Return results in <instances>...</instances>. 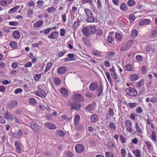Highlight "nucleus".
Listing matches in <instances>:
<instances>
[{"instance_id":"nucleus-1","label":"nucleus","mask_w":157,"mask_h":157,"mask_svg":"<svg viewBox=\"0 0 157 157\" xmlns=\"http://www.w3.org/2000/svg\"><path fill=\"white\" fill-rule=\"evenodd\" d=\"M125 91L127 94L132 97H136L138 96V92L135 88L129 87L126 88L125 89Z\"/></svg>"},{"instance_id":"nucleus-2","label":"nucleus","mask_w":157,"mask_h":157,"mask_svg":"<svg viewBox=\"0 0 157 157\" xmlns=\"http://www.w3.org/2000/svg\"><path fill=\"white\" fill-rule=\"evenodd\" d=\"M30 126L31 128L35 132H41V127L37 125L36 123L34 122L30 123Z\"/></svg>"},{"instance_id":"nucleus-3","label":"nucleus","mask_w":157,"mask_h":157,"mask_svg":"<svg viewBox=\"0 0 157 157\" xmlns=\"http://www.w3.org/2000/svg\"><path fill=\"white\" fill-rule=\"evenodd\" d=\"M14 145L16 152L19 154L21 153L22 147V144L21 142L18 141H16L15 142Z\"/></svg>"},{"instance_id":"nucleus-4","label":"nucleus","mask_w":157,"mask_h":157,"mask_svg":"<svg viewBox=\"0 0 157 157\" xmlns=\"http://www.w3.org/2000/svg\"><path fill=\"white\" fill-rule=\"evenodd\" d=\"M74 100L77 102L82 101L84 100L83 97L80 94H75L72 97Z\"/></svg>"},{"instance_id":"nucleus-5","label":"nucleus","mask_w":157,"mask_h":157,"mask_svg":"<svg viewBox=\"0 0 157 157\" xmlns=\"http://www.w3.org/2000/svg\"><path fill=\"white\" fill-rule=\"evenodd\" d=\"M59 36V32L55 31L51 33L48 36L49 39H56Z\"/></svg>"},{"instance_id":"nucleus-6","label":"nucleus","mask_w":157,"mask_h":157,"mask_svg":"<svg viewBox=\"0 0 157 157\" xmlns=\"http://www.w3.org/2000/svg\"><path fill=\"white\" fill-rule=\"evenodd\" d=\"M67 71V68L66 66H61L59 67L57 70L58 74L62 75L65 74Z\"/></svg>"},{"instance_id":"nucleus-7","label":"nucleus","mask_w":157,"mask_h":157,"mask_svg":"<svg viewBox=\"0 0 157 157\" xmlns=\"http://www.w3.org/2000/svg\"><path fill=\"white\" fill-rule=\"evenodd\" d=\"M44 125L46 127L50 129L54 130L56 128V125L53 124L50 122H45Z\"/></svg>"},{"instance_id":"nucleus-8","label":"nucleus","mask_w":157,"mask_h":157,"mask_svg":"<svg viewBox=\"0 0 157 157\" xmlns=\"http://www.w3.org/2000/svg\"><path fill=\"white\" fill-rule=\"evenodd\" d=\"M76 151L78 153L82 152L84 150V146L81 144H78L75 147Z\"/></svg>"},{"instance_id":"nucleus-9","label":"nucleus","mask_w":157,"mask_h":157,"mask_svg":"<svg viewBox=\"0 0 157 157\" xmlns=\"http://www.w3.org/2000/svg\"><path fill=\"white\" fill-rule=\"evenodd\" d=\"M98 83L97 82H94L91 83L89 86V88L91 91H95L98 87Z\"/></svg>"},{"instance_id":"nucleus-10","label":"nucleus","mask_w":157,"mask_h":157,"mask_svg":"<svg viewBox=\"0 0 157 157\" xmlns=\"http://www.w3.org/2000/svg\"><path fill=\"white\" fill-rule=\"evenodd\" d=\"M23 135V132L21 129H19L18 131L13 134V137L16 139H18Z\"/></svg>"},{"instance_id":"nucleus-11","label":"nucleus","mask_w":157,"mask_h":157,"mask_svg":"<svg viewBox=\"0 0 157 157\" xmlns=\"http://www.w3.org/2000/svg\"><path fill=\"white\" fill-rule=\"evenodd\" d=\"M150 36L152 38H154L157 37V27H155L152 29Z\"/></svg>"},{"instance_id":"nucleus-12","label":"nucleus","mask_w":157,"mask_h":157,"mask_svg":"<svg viewBox=\"0 0 157 157\" xmlns=\"http://www.w3.org/2000/svg\"><path fill=\"white\" fill-rule=\"evenodd\" d=\"M17 102L16 100H12L9 103L8 106L10 109H13L16 106Z\"/></svg>"},{"instance_id":"nucleus-13","label":"nucleus","mask_w":157,"mask_h":157,"mask_svg":"<svg viewBox=\"0 0 157 157\" xmlns=\"http://www.w3.org/2000/svg\"><path fill=\"white\" fill-rule=\"evenodd\" d=\"M82 32L84 35L86 37H88L90 35L89 28L87 27H85L82 29Z\"/></svg>"},{"instance_id":"nucleus-14","label":"nucleus","mask_w":157,"mask_h":157,"mask_svg":"<svg viewBox=\"0 0 157 157\" xmlns=\"http://www.w3.org/2000/svg\"><path fill=\"white\" fill-rule=\"evenodd\" d=\"M96 105V103L94 102L91 104L88 105L86 107V109L89 111H92L95 108Z\"/></svg>"},{"instance_id":"nucleus-15","label":"nucleus","mask_w":157,"mask_h":157,"mask_svg":"<svg viewBox=\"0 0 157 157\" xmlns=\"http://www.w3.org/2000/svg\"><path fill=\"white\" fill-rule=\"evenodd\" d=\"M60 92L62 96L65 97H67L68 94V93L67 89L64 87H62L60 89Z\"/></svg>"},{"instance_id":"nucleus-16","label":"nucleus","mask_w":157,"mask_h":157,"mask_svg":"<svg viewBox=\"0 0 157 157\" xmlns=\"http://www.w3.org/2000/svg\"><path fill=\"white\" fill-rule=\"evenodd\" d=\"M82 21V20L81 18H78L76 21H75L74 24V27L75 29H77L78 28L81 24V23Z\"/></svg>"},{"instance_id":"nucleus-17","label":"nucleus","mask_w":157,"mask_h":157,"mask_svg":"<svg viewBox=\"0 0 157 157\" xmlns=\"http://www.w3.org/2000/svg\"><path fill=\"white\" fill-rule=\"evenodd\" d=\"M150 21L148 19H144L140 21L139 23L140 25H148Z\"/></svg>"},{"instance_id":"nucleus-18","label":"nucleus","mask_w":157,"mask_h":157,"mask_svg":"<svg viewBox=\"0 0 157 157\" xmlns=\"http://www.w3.org/2000/svg\"><path fill=\"white\" fill-rule=\"evenodd\" d=\"M12 36L15 39H18L20 37V33L18 30L15 31L13 33Z\"/></svg>"},{"instance_id":"nucleus-19","label":"nucleus","mask_w":157,"mask_h":157,"mask_svg":"<svg viewBox=\"0 0 157 157\" xmlns=\"http://www.w3.org/2000/svg\"><path fill=\"white\" fill-rule=\"evenodd\" d=\"M82 41L83 43L87 46L89 47H91V46L90 40L88 39L83 37L82 38Z\"/></svg>"},{"instance_id":"nucleus-20","label":"nucleus","mask_w":157,"mask_h":157,"mask_svg":"<svg viewBox=\"0 0 157 157\" xmlns=\"http://www.w3.org/2000/svg\"><path fill=\"white\" fill-rule=\"evenodd\" d=\"M144 82L143 79H142L140 81L138 82H136V87L139 89L141 88L142 86L144 87Z\"/></svg>"},{"instance_id":"nucleus-21","label":"nucleus","mask_w":157,"mask_h":157,"mask_svg":"<svg viewBox=\"0 0 157 157\" xmlns=\"http://www.w3.org/2000/svg\"><path fill=\"white\" fill-rule=\"evenodd\" d=\"M55 134L56 136L59 137H63L65 135V133L62 130L59 129L56 131Z\"/></svg>"},{"instance_id":"nucleus-22","label":"nucleus","mask_w":157,"mask_h":157,"mask_svg":"<svg viewBox=\"0 0 157 157\" xmlns=\"http://www.w3.org/2000/svg\"><path fill=\"white\" fill-rule=\"evenodd\" d=\"M110 74L111 76L116 82H119L120 81L119 77L116 72L113 73H111Z\"/></svg>"},{"instance_id":"nucleus-23","label":"nucleus","mask_w":157,"mask_h":157,"mask_svg":"<svg viewBox=\"0 0 157 157\" xmlns=\"http://www.w3.org/2000/svg\"><path fill=\"white\" fill-rule=\"evenodd\" d=\"M139 78V76L136 74H132L129 76L130 80L132 82H134L137 80Z\"/></svg>"},{"instance_id":"nucleus-24","label":"nucleus","mask_w":157,"mask_h":157,"mask_svg":"<svg viewBox=\"0 0 157 157\" xmlns=\"http://www.w3.org/2000/svg\"><path fill=\"white\" fill-rule=\"evenodd\" d=\"M103 86L102 84H100L98 87V89L97 91L98 92L97 96L99 97L101 95L103 92Z\"/></svg>"},{"instance_id":"nucleus-25","label":"nucleus","mask_w":157,"mask_h":157,"mask_svg":"<svg viewBox=\"0 0 157 157\" xmlns=\"http://www.w3.org/2000/svg\"><path fill=\"white\" fill-rule=\"evenodd\" d=\"M43 20H40L37 21L34 25V27L35 28H38L40 27L44 24Z\"/></svg>"},{"instance_id":"nucleus-26","label":"nucleus","mask_w":157,"mask_h":157,"mask_svg":"<svg viewBox=\"0 0 157 157\" xmlns=\"http://www.w3.org/2000/svg\"><path fill=\"white\" fill-rule=\"evenodd\" d=\"M80 119V116L78 114L75 115L74 117V125L78 124Z\"/></svg>"},{"instance_id":"nucleus-27","label":"nucleus","mask_w":157,"mask_h":157,"mask_svg":"<svg viewBox=\"0 0 157 157\" xmlns=\"http://www.w3.org/2000/svg\"><path fill=\"white\" fill-rule=\"evenodd\" d=\"M13 0H2L0 4L2 6H5L11 3Z\"/></svg>"},{"instance_id":"nucleus-28","label":"nucleus","mask_w":157,"mask_h":157,"mask_svg":"<svg viewBox=\"0 0 157 157\" xmlns=\"http://www.w3.org/2000/svg\"><path fill=\"white\" fill-rule=\"evenodd\" d=\"M91 122L94 123L98 119V116L96 114H93L91 116Z\"/></svg>"},{"instance_id":"nucleus-29","label":"nucleus","mask_w":157,"mask_h":157,"mask_svg":"<svg viewBox=\"0 0 157 157\" xmlns=\"http://www.w3.org/2000/svg\"><path fill=\"white\" fill-rule=\"evenodd\" d=\"M132 152L136 157H140L141 156L140 151L139 149L133 150Z\"/></svg>"},{"instance_id":"nucleus-30","label":"nucleus","mask_w":157,"mask_h":157,"mask_svg":"<svg viewBox=\"0 0 157 157\" xmlns=\"http://www.w3.org/2000/svg\"><path fill=\"white\" fill-rule=\"evenodd\" d=\"M20 7V6H17L13 8L10 9L9 11V13H13L14 12H16Z\"/></svg>"},{"instance_id":"nucleus-31","label":"nucleus","mask_w":157,"mask_h":157,"mask_svg":"<svg viewBox=\"0 0 157 157\" xmlns=\"http://www.w3.org/2000/svg\"><path fill=\"white\" fill-rule=\"evenodd\" d=\"M89 29L90 35L94 34L96 30L95 27L93 25L89 27Z\"/></svg>"},{"instance_id":"nucleus-32","label":"nucleus","mask_w":157,"mask_h":157,"mask_svg":"<svg viewBox=\"0 0 157 157\" xmlns=\"http://www.w3.org/2000/svg\"><path fill=\"white\" fill-rule=\"evenodd\" d=\"M113 114L114 112L113 109L112 108H109L108 111V114L106 116V119H109L110 118L109 115V116H113Z\"/></svg>"},{"instance_id":"nucleus-33","label":"nucleus","mask_w":157,"mask_h":157,"mask_svg":"<svg viewBox=\"0 0 157 157\" xmlns=\"http://www.w3.org/2000/svg\"><path fill=\"white\" fill-rule=\"evenodd\" d=\"M138 33L136 29H133L131 31V38L134 39L137 36Z\"/></svg>"},{"instance_id":"nucleus-34","label":"nucleus","mask_w":157,"mask_h":157,"mask_svg":"<svg viewBox=\"0 0 157 157\" xmlns=\"http://www.w3.org/2000/svg\"><path fill=\"white\" fill-rule=\"evenodd\" d=\"M29 102L30 104L34 106L36 104V101L34 98H30L29 99Z\"/></svg>"},{"instance_id":"nucleus-35","label":"nucleus","mask_w":157,"mask_h":157,"mask_svg":"<svg viewBox=\"0 0 157 157\" xmlns=\"http://www.w3.org/2000/svg\"><path fill=\"white\" fill-rule=\"evenodd\" d=\"M75 128L78 130L81 131L84 128V126L81 124L75 125Z\"/></svg>"},{"instance_id":"nucleus-36","label":"nucleus","mask_w":157,"mask_h":157,"mask_svg":"<svg viewBox=\"0 0 157 157\" xmlns=\"http://www.w3.org/2000/svg\"><path fill=\"white\" fill-rule=\"evenodd\" d=\"M87 21L89 22H93L94 21V19L93 14L87 16Z\"/></svg>"},{"instance_id":"nucleus-37","label":"nucleus","mask_w":157,"mask_h":157,"mask_svg":"<svg viewBox=\"0 0 157 157\" xmlns=\"http://www.w3.org/2000/svg\"><path fill=\"white\" fill-rule=\"evenodd\" d=\"M52 64L51 62L48 63L47 64L46 68L44 71V73H46L50 69L51 67L52 66Z\"/></svg>"},{"instance_id":"nucleus-38","label":"nucleus","mask_w":157,"mask_h":157,"mask_svg":"<svg viewBox=\"0 0 157 157\" xmlns=\"http://www.w3.org/2000/svg\"><path fill=\"white\" fill-rule=\"evenodd\" d=\"M80 104L79 103H74L72 107L71 108V109L77 110L80 108Z\"/></svg>"},{"instance_id":"nucleus-39","label":"nucleus","mask_w":157,"mask_h":157,"mask_svg":"<svg viewBox=\"0 0 157 157\" xmlns=\"http://www.w3.org/2000/svg\"><path fill=\"white\" fill-rule=\"evenodd\" d=\"M145 143L146 145L148 150L151 149L153 147L151 143L148 141H145Z\"/></svg>"},{"instance_id":"nucleus-40","label":"nucleus","mask_w":157,"mask_h":157,"mask_svg":"<svg viewBox=\"0 0 157 157\" xmlns=\"http://www.w3.org/2000/svg\"><path fill=\"white\" fill-rule=\"evenodd\" d=\"M115 36L117 40L119 41H122V36L120 33H116Z\"/></svg>"},{"instance_id":"nucleus-41","label":"nucleus","mask_w":157,"mask_h":157,"mask_svg":"<svg viewBox=\"0 0 157 157\" xmlns=\"http://www.w3.org/2000/svg\"><path fill=\"white\" fill-rule=\"evenodd\" d=\"M151 139L153 140L154 141H156V133L154 131H152V135L151 136Z\"/></svg>"},{"instance_id":"nucleus-42","label":"nucleus","mask_w":157,"mask_h":157,"mask_svg":"<svg viewBox=\"0 0 157 157\" xmlns=\"http://www.w3.org/2000/svg\"><path fill=\"white\" fill-rule=\"evenodd\" d=\"M135 128L137 132L140 134H141L142 130L137 123H136L135 124Z\"/></svg>"},{"instance_id":"nucleus-43","label":"nucleus","mask_w":157,"mask_h":157,"mask_svg":"<svg viewBox=\"0 0 157 157\" xmlns=\"http://www.w3.org/2000/svg\"><path fill=\"white\" fill-rule=\"evenodd\" d=\"M5 117L7 119H13V118H12V116L10 114V112H7L4 114Z\"/></svg>"},{"instance_id":"nucleus-44","label":"nucleus","mask_w":157,"mask_h":157,"mask_svg":"<svg viewBox=\"0 0 157 157\" xmlns=\"http://www.w3.org/2000/svg\"><path fill=\"white\" fill-rule=\"evenodd\" d=\"M47 10L48 13H52L55 12L56 10V9L55 7L52 6L51 7L48 8Z\"/></svg>"},{"instance_id":"nucleus-45","label":"nucleus","mask_w":157,"mask_h":157,"mask_svg":"<svg viewBox=\"0 0 157 157\" xmlns=\"http://www.w3.org/2000/svg\"><path fill=\"white\" fill-rule=\"evenodd\" d=\"M120 9L121 10L125 11H127L128 10L127 5L124 3L121 4Z\"/></svg>"},{"instance_id":"nucleus-46","label":"nucleus","mask_w":157,"mask_h":157,"mask_svg":"<svg viewBox=\"0 0 157 157\" xmlns=\"http://www.w3.org/2000/svg\"><path fill=\"white\" fill-rule=\"evenodd\" d=\"M30 58L32 60V62L33 63H35L37 61V59L35 57L32 53H30L29 54Z\"/></svg>"},{"instance_id":"nucleus-47","label":"nucleus","mask_w":157,"mask_h":157,"mask_svg":"<svg viewBox=\"0 0 157 157\" xmlns=\"http://www.w3.org/2000/svg\"><path fill=\"white\" fill-rule=\"evenodd\" d=\"M134 43V41L132 40H130L128 41L127 44H125L128 47V48L129 49L132 45Z\"/></svg>"},{"instance_id":"nucleus-48","label":"nucleus","mask_w":157,"mask_h":157,"mask_svg":"<svg viewBox=\"0 0 157 157\" xmlns=\"http://www.w3.org/2000/svg\"><path fill=\"white\" fill-rule=\"evenodd\" d=\"M33 13V9L29 8L27 10V14L28 17H30Z\"/></svg>"},{"instance_id":"nucleus-49","label":"nucleus","mask_w":157,"mask_h":157,"mask_svg":"<svg viewBox=\"0 0 157 157\" xmlns=\"http://www.w3.org/2000/svg\"><path fill=\"white\" fill-rule=\"evenodd\" d=\"M106 157H114V154L112 152L107 151L105 153Z\"/></svg>"},{"instance_id":"nucleus-50","label":"nucleus","mask_w":157,"mask_h":157,"mask_svg":"<svg viewBox=\"0 0 157 157\" xmlns=\"http://www.w3.org/2000/svg\"><path fill=\"white\" fill-rule=\"evenodd\" d=\"M125 67L126 71H131L132 70V66L131 64H128L125 66Z\"/></svg>"},{"instance_id":"nucleus-51","label":"nucleus","mask_w":157,"mask_h":157,"mask_svg":"<svg viewBox=\"0 0 157 157\" xmlns=\"http://www.w3.org/2000/svg\"><path fill=\"white\" fill-rule=\"evenodd\" d=\"M84 11L87 16L93 14L92 11L88 9H85Z\"/></svg>"},{"instance_id":"nucleus-52","label":"nucleus","mask_w":157,"mask_h":157,"mask_svg":"<svg viewBox=\"0 0 157 157\" xmlns=\"http://www.w3.org/2000/svg\"><path fill=\"white\" fill-rule=\"evenodd\" d=\"M147 121L148 124L151 125V128L154 129V127L153 123L152 122V121L151 119L149 117L147 119Z\"/></svg>"},{"instance_id":"nucleus-53","label":"nucleus","mask_w":157,"mask_h":157,"mask_svg":"<svg viewBox=\"0 0 157 157\" xmlns=\"http://www.w3.org/2000/svg\"><path fill=\"white\" fill-rule=\"evenodd\" d=\"M61 82V80L59 77L55 78L54 79V83L56 85H59Z\"/></svg>"},{"instance_id":"nucleus-54","label":"nucleus","mask_w":157,"mask_h":157,"mask_svg":"<svg viewBox=\"0 0 157 157\" xmlns=\"http://www.w3.org/2000/svg\"><path fill=\"white\" fill-rule=\"evenodd\" d=\"M74 154L70 151H67L65 152V157H73Z\"/></svg>"},{"instance_id":"nucleus-55","label":"nucleus","mask_w":157,"mask_h":157,"mask_svg":"<svg viewBox=\"0 0 157 157\" xmlns=\"http://www.w3.org/2000/svg\"><path fill=\"white\" fill-rule=\"evenodd\" d=\"M125 125L128 127H132V124L130 121L129 120H126L125 121Z\"/></svg>"},{"instance_id":"nucleus-56","label":"nucleus","mask_w":157,"mask_h":157,"mask_svg":"<svg viewBox=\"0 0 157 157\" xmlns=\"http://www.w3.org/2000/svg\"><path fill=\"white\" fill-rule=\"evenodd\" d=\"M127 105V106H128L131 108H132L137 106V104L136 103H129Z\"/></svg>"},{"instance_id":"nucleus-57","label":"nucleus","mask_w":157,"mask_h":157,"mask_svg":"<svg viewBox=\"0 0 157 157\" xmlns=\"http://www.w3.org/2000/svg\"><path fill=\"white\" fill-rule=\"evenodd\" d=\"M135 2L134 0H129L128 2V4L130 6H132L135 4Z\"/></svg>"},{"instance_id":"nucleus-58","label":"nucleus","mask_w":157,"mask_h":157,"mask_svg":"<svg viewBox=\"0 0 157 157\" xmlns=\"http://www.w3.org/2000/svg\"><path fill=\"white\" fill-rule=\"evenodd\" d=\"M38 90L39 92H40L41 95L43 97H45L46 96V94L45 91L42 90V89L39 88L38 89Z\"/></svg>"},{"instance_id":"nucleus-59","label":"nucleus","mask_w":157,"mask_h":157,"mask_svg":"<svg viewBox=\"0 0 157 157\" xmlns=\"http://www.w3.org/2000/svg\"><path fill=\"white\" fill-rule=\"evenodd\" d=\"M41 77L40 74H36L34 77V80L36 81H38Z\"/></svg>"},{"instance_id":"nucleus-60","label":"nucleus","mask_w":157,"mask_h":157,"mask_svg":"<svg viewBox=\"0 0 157 157\" xmlns=\"http://www.w3.org/2000/svg\"><path fill=\"white\" fill-rule=\"evenodd\" d=\"M17 43L15 41H11L10 42V46L13 48H17Z\"/></svg>"},{"instance_id":"nucleus-61","label":"nucleus","mask_w":157,"mask_h":157,"mask_svg":"<svg viewBox=\"0 0 157 157\" xmlns=\"http://www.w3.org/2000/svg\"><path fill=\"white\" fill-rule=\"evenodd\" d=\"M105 75L109 82L110 83H112V81L110 77V74L108 72H107L105 73Z\"/></svg>"},{"instance_id":"nucleus-62","label":"nucleus","mask_w":157,"mask_h":157,"mask_svg":"<svg viewBox=\"0 0 157 157\" xmlns=\"http://www.w3.org/2000/svg\"><path fill=\"white\" fill-rule=\"evenodd\" d=\"M106 40L107 42L109 44H111L113 42V38L112 36H107Z\"/></svg>"},{"instance_id":"nucleus-63","label":"nucleus","mask_w":157,"mask_h":157,"mask_svg":"<svg viewBox=\"0 0 157 157\" xmlns=\"http://www.w3.org/2000/svg\"><path fill=\"white\" fill-rule=\"evenodd\" d=\"M35 5V2L33 1H30L27 4V6L29 7L34 6Z\"/></svg>"},{"instance_id":"nucleus-64","label":"nucleus","mask_w":157,"mask_h":157,"mask_svg":"<svg viewBox=\"0 0 157 157\" xmlns=\"http://www.w3.org/2000/svg\"><path fill=\"white\" fill-rule=\"evenodd\" d=\"M109 127L113 130H115L116 126L115 124L113 122L111 123L109 125Z\"/></svg>"}]
</instances>
